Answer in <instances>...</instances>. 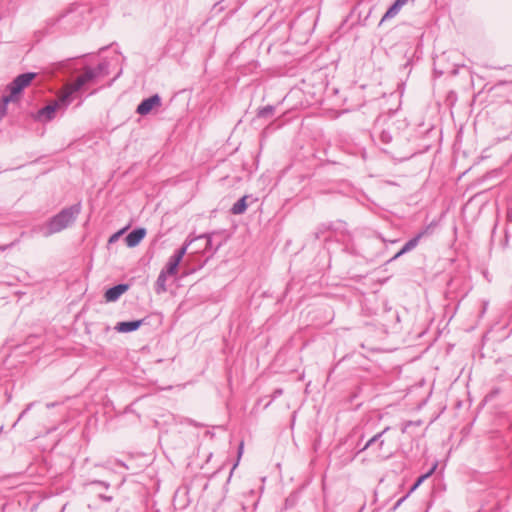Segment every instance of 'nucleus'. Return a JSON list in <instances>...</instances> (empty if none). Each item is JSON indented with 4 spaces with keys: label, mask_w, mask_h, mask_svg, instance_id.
Masks as SVG:
<instances>
[{
    "label": "nucleus",
    "mask_w": 512,
    "mask_h": 512,
    "mask_svg": "<svg viewBox=\"0 0 512 512\" xmlns=\"http://www.w3.org/2000/svg\"><path fill=\"white\" fill-rule=\"evenodd\" d=\"M81 212V204L77 203L62 209L58 214L49 219L45 224L33 229L43 237H49L72 225Z\"/></svg>",
    "instance_id": "obj_1"
},
{
    "label": "nucleus",
    "mask_w": 512,
    "mask_h": 512,
    "mask_svg": "<svg viewBox=\"0 0 512 512\" xmlns=\"http://www.w3.org/2000/svg\"><path fill=\"white\" fill-rule=\"evenodd\" d=\"M96 78L91 67H85L84 72L78 76L72 83L65 86L63 93L60 95V101L64 105H69L71 102V95L79 91L86 84L93 82Z\"/></svg>",
    "instance_id": "obj_2"
},
{
    "label": "nucleus",
    "mask_w": 512,
    "mask_h": 512,
    "mask_svg": "<svg viewBox=\"0 0 512 512\" xmlns=\"http://www.w3.org/2000/svg\"><path fill=\"white\" fill-rule=\"evenodd\" d=\"M36 76L37 74L34 72H27L15 77L7 86L9 94L3 96L5 102L10 103L19 101L22 91L31 84Z\"/></svg>",
    "instance_id": "obj_3"
},
{
    "label": "nucleus",
    "mask_w": 512,
    "mask_h": 512,
    "mask_svg": "<svg viewBox=\"0 0 512 512\" xmlns=\"http://www.w3.org/2000/svg\"><path fill=\"white\" fill-rule=\"evenodd\" d=\"M59 22L65 29L72 31L76 26L82 24V13L78 12L76 9H72L62 15L59 18Z\"/></svg>",
    "instance_id": "obj_4"
},
{
    "label": "nucleus",
    "mask_w": 512,
    "mask_h": 512,
    "mask_svg": "<svg viewBox=\"0 0 512 512\" xmlns=\"http://www.w3.org/2000/svg\"><path fill=\"white\" fill-rule=\"evenodd\" d=\"M162 104V99L158 94H154L149 98L144 99L136 109V112L139 115H147L149 114L153 108L160 107Z\"/></svg>",
    "instance_id": "obj_5"
},
{
    "label": "nucleus",
    "mask_w": 512,
    "mask_h": 512,
    "mask_svg": "<svg viewBox=\"0 0 512 512\" xmlns=\"http://www.w3.org/2000/svg\"><path fill=\"white\" fill-rule=\"evenodd\" d=\"M67 106L68 105H64L60 101V96H59L57 101L41 108L37 113V118L39 120L51 121L55 117V112L57 111V109H59L60 107L66 108Z\"/></svg>",
    "instance_id": "obj_6"
},
{
    "label": "nucleus",
    "mask_w": 512,
    "mask_h": 512,
    "mask_svg": "<svg viewBox=\"0 0 512 512\" xmlns=\"http://www.w3.org/2000/svg\"><path fill=\"white\" fill-rule=\"evenodd\" d=\"M428 234V228L417 233L413 238L407 241L404 246L391 258L390 261L398 259L403 254L410 252L419 244V241Z\"/></svg>",
    "instance_id": "obj_7"
},
{
    "label": "nucleus",
    "mask_w": 512,
    "mask_h": 512,
    "mask_svg": "<svg viewBox=\"0 0 512 512\" xmlns=\"http://www.w3.org/2000/svg\"><path fill=\"white\" fill-rule=\"evenodd\" d=\"M129 286L127 284H118L115 285L105 292V299L107 302L117 301L122 294H124L128 290Z\"/></svg>",
    "instance_id": "obj_8"
},
{
    "label": "nucleus",
    "mask_w": 512,
    "mask_h": 512,
    "mask_svg": "<svg viewBox=\"0 0 512 512\" xmlns=\"http://www.w3.org/2000/svg\"><path fill=\"white\" fill-rule=\"evenodd\" d=\"M145 228H136L132 230L125 238L126 245L130 248L136 247L145 237Z\"/></svg>",
    "instance_id": "obj_9"
},
{
    "label": "nucleus",
    "mask_w": 512,
    "mask_h": 512,
    "mask_svg": "<svg viewBox=\"0 0 512 512\" xmlns=\"http://www.w3.org/2000/svg\"><path fill=\"white\" fill-rule=\"evenodd\" d=\"M143 323L144 319L118 322L114 329L120 333L133 332L139 329Z\"/></svg>",
    "instance_id": "obj_10"
},
{
    "label": "nucleus",
    "mask_w": 512,
    "mask_h": 512,
    "mask_svg": "<svg viewBox=\"0 0 512 512\" xmlns=\"http://www.w3.org/2000/svg\"><path fill=\"white\" fill-rule=\"evenodd\" d=\"M403 6L404 5L400 2V0H395V2L388 8L386 13L383 15L380 24H382L386 20L394 18L399 13Z\"/></svg>",
    "instance_id": "obj_11"
},
{
    "label": "nucleus",
    "mask_w": 512,
    "mask_h": 512,
    "mask_svg": "<svg viewBox=\"0 0 512 512\" xmlns=\"http://www.w3.org/2000/svg\"><path fill=\"white\" fill-rule=\"evenodd\" d=\"M512 91V82H500L491 88L493 96H504Z\"/></svg>",
    "instance_id": "obj_12"
},
{
    "label": "nucleus",
    "mask_w": 512,
    "mask_h": 512,
    "mask_svg": "<svg viewBox=\"0 0 512 512\" xmlns=\"http://www.w3.org/2000/svg\"><path fill=\"white\" fill-rule=\"evenodd\" d=\"M169 274H167L166 272L164 271H161L157 277V280L155 282V292L157 294H162L164 292L167 291V287H166V281H167V276Z\"/></svg>",
    "instance_id": "obj_13"
},
{
    "label": "nucleus",
    "mask_w": 512,
    "mask_h": 512,
    "mask_svg": "<svg viewBox=\"0 0 512 512\" xmlns=\"http://www.w3.org/2000/svg\"><path fill=\"white\" fill-rule=\"evenodd\" d=\"M181 260L176 258L175 256H171L166 264V267L162 270L169 274V276L176 275L178 266L180 264Z\"/></svg>",
    "instance_id": "obj_14"
},
{
    "label": "nucleus",
    "mask_w": 512,
    "mask_h": 512,
    "mask_svg": "<svg viewBox=\"0 0 512 512\" xmlns=\"http://www.w3.org/2000/svg\"><path fill=\"white\" fill-rule=\"evenodd\" d=\"M247 196H243L240 198L231 208V212L234 215H240L243 214L247 209V203H246Z\"/></svg>",
    "instance_id": "obj_15"
},
{
    "label": "nucleus",
    "mask_w": 512,
    "mask_h": 512,
    "mask_svg": "<svg viewBox=\"0 0 512 512\" xmlns=\"http://www.w3.org/2000/svg\"><path fill=\"white\" fill-rule=\"evenodd\" d=\"M109 64L106 61L99 63L95 68H92L96 78L104 77L108 74Z\"/></svg>",
    "instance_id": "obj_16"
},
{
    "label": "nucleus",
    "mask_w": 512,
    "mask_h": 512,
    "mask_svg": "<svg viewBox=\"0 0 512 512\" xmlns=\"http://www.w3.org/2000/svg\"><path fill=\"white\" fill-rule=\"evenodd\" d=\"M390 429V427H386L384 428L381 432L377 433L376 435H374L372 438H370L366 444L360 449V452L361 451H364V450H367L368 448H370L374 443H378V441L380 440V438H382V436Z\"/></svg>",
    "instance_id": "obj_17"
},
{
    "label": "nucleus",
    "mask_w": 512,
    "mask_h": 512,
    "mask_svg": "<svg viewBox=\"0 0 512 512\" xmlns=\"http://www.w3.org/2000/svg\"><path fill=\"white\" fill-rule=\"evenodd\" d=\"M275 107L272 105H267L265 107L259 108L257 112L258 118H270L274 115Z\"/></svg>",
    "instance_id": "obj_18"
},
{
    "label": "nucleus",
    "mask_w": 512,
    "mask_h": 512,
    "mask_svg": "<svg viewBox=\"0 0 512 512\" xmlns=\"http://www.w3.org/2000/svg\"><path fill=\"white\" fill-rule=\"evenodd\" d=\"M435 468H436V466H434L432 469H430V471H428L426 474H424V475L420 476V477L416 480V482L413 484V486L410 488V490H409V492H408V493H409V494H411L413 491H415V490H416V489H417V488L422 484V482H423L425 479H427L428 477H430V476L433 474V472H434Z\"/></svg>",
    "instance_id": "obj_19"
},
{
    "label": "nucleus",
    "mask_w": 512,
    "mask_h": 512,
    "mask_svg": "<svg viewBox=\"0 0 512 512\" xmlns=\"http://www.w3.org/2000/svg\"><path fill=\"white\" fill-rule=\"evenodd\" d=\"M195 239H189V240H186L185 243L183 244V246L181 248H179L178 250L175 251V253L173 254V256H175L176 258H178L179 260L182 261L184 255L186 254L187 252V249L189 247V245L194 241Z\"/></svg>",
    "instance_id": "obj_20"
},
{
    "label": "nucleus",
    "mask_w": 512,
    "mask_h": 512,
    "mask_svg": "<svg viewBox=\"0 0 512 512\" xmlns=\"http://www.w3.org/2000/svg\"><path fill=\"white\" fill-rule=\"evenodd\" d=\"M379 138H380L381 142H383L385 144H389L392 141V135L390 134V132L385 131V130H383L380 133Z\"/></svg>",
    "instance_id": "obj_21"
},
{
    "label": "nucleus",
    "mask_w": 512,
    "mask_h": 512,
    "mask_svg": "<svg viewBox=\"0 0 512 512\" xmlns=\"http://www.w3.org/2000/svg\"><path fill=\"white\" fill-rule=\"evenodd\" d=\"M202 238L206 239V247H205V249L206 250H210L211 249V245H212V240H211L210 234H202V235H200V236H198V237H196L194 239L197 240V239H202Z\"/></svg>",
    "instance_id": "obj_22"
},
{
    "label": "nucleus",
    "mask_w": 512,
    "mask_h": 512,
    "mask_svg": "<svg viewBox=\"0 0 512 512\" xmlns=\"http://www.w3.org/2000/svg\"><path fill=\"white\" fill-rule=\"evenodd\" d=\"M283 394V389L277 388L273 391L271 395V400L265 405V408L268 407L272 401H274L277 397L281 396Z\"/></svg>",
    "instance_id": "obj_23"
},
{
    "label": "nucleus",
    "mask_w": 512,
    "mask_h": 512,
    "mask_svg": "<svg viewBox=\"0 0 512 512\" xmlns=\"http://www.w3.org/2000/svg\"><path fill=\"white\" fill-rule=\"evenodd\" d=\"M126 230V228L114 233L110 238H109V243H112V242H115L118 240V238L124 233V231Z\"/></svg>",
    "instance_id": "obj_24"
},
{
    "label": "nucleus",
    "mask_w": 512,
    "mask_h": 512,
    "mask_svg": "<svg viewBox=\"0 0 512 512\" xmlns=\"http://www.w3.org/2000/svg\"><path fill=\"white\" fill-rule=\"evenodd\" d=\"M17 242H18V240H15V241L7 244V245H0V252L5 251V250L13 247Z\"/></svg>",
    "instance_id": "obj_25"
},
{
    "label": "nucleus",
    "mask_w": 512,
    "mask_h": 512,
    "mask_svg": "<svg viewBox=\"0 0 512 512\" xmlns=\"http://www.w3.org/2000/svg\"><path fill=\"white\" fill-rule=\"evenodd\" d=\"M409 495H410V494H409V493H407L404 497L400 498V499L396 502V504H395V506H394V509L398 508V507H399V506H400V505H401V504L406 500V498H407Z\"/></svg>",
    "instance_id": "obj_26"
},
{
    "label": "nucleus",
    "mask_w": 512,
    "mask_h": 512,
    "mask_svg": "<svg viewBox=\"0 0 512 512\" xmlns=\"http://www.w3.org/2000/svg\"><path fill=\"white\" fill-rule=\"evenodd\" d=\"M32 406L33 403L28 404L27 407L21 412L18 420H20L31 409Z\"/></svg>",
    "instance_id": "obj_27"
},
{
    "label": "nucleus",
    "mask_w": 512,
    "mask_h": 512,
    "mask_svg": "<svg viewBox=\"0 0 512 512\" xmlns=\"http://www.w3.org/2000/svg\"><path fill=\"white\" fill-rule=\"evenodd\" d=\"M383 445H384V440L382 438H380V440L378 441V450L379 451L383 448Z\"/></svg>",
    "instance_id": "obj_28"
},
{
    "label": "nucleus",
    "mask_w": 512,
    "mask_h": 512,
    "mask_svg": "<svg viewBox=\"0 0 512 512\" xmlns=\"http://www.w3.org/2000/svg\"><path fill=\"white\" fill-rule=\"evenodd\" d=\"M242 452H243V442L240 443L239 448H238V456L239 457L241 456Z\"/></svg>",
    "instance_id": "obj_29"
},
{
    "label": "nucleus",
    "mask_w": 512,
    "mask_h": 512,
    "mask_svg": "<svg viewBox=\"0 0 512 512\" xmlns=\"http://www.w3.org/2000/svg\"><path fill=\"white\" fill-rule=\"evenodd\" d=\"M415 0H400V2L403 4V5H406L408 2H414Z\"/></svg>",
    "instance_id": "obj_30"
},
{
    "label": "nucleus",
    "mask_w": 512,
    "mask_h": 512,
    "mask_svg": "<svg viewBox=\"0 0 512 512\" xmlns=\"http://www.w3.org/2000/svg\"><path fill=\"white\" fill-rule=\"evenodd\" d=\"M487 304H488L487 302H485V303H484L483 310H485V309H486Z\"/></svg>",
    "instance_id": "obj_31"
},
{
    "label": "nucleus",
    "mask_w": 512,
    "mask_h": 512,
    "mask_svg": "<svg viewBox=\"0 0 512 512\" xmlns=\"http://www.w3.org/2000/svg\"><path fill=\"white\" fill-rule=\"evenodd\" d=\"M53 406H54V404H47V407H48V408H49V407H53Z\"/></svg>",
    "instance_id": "obj_32"
}]
</instances>
